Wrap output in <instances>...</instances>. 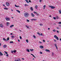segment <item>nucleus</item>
Masks as SVG:
<instances>
[{"mask_svg":"<svg viewBox=\"0 0 61 61\" xmlns=\"http://www.w3.org/2000/svg\"><path fill=\"white\" fill-rule=\"evenodd\" d=\"M24 16L25 17H28L29 15V13H25L24 14Z\"/></svg>","mask_w":61,"mask_h":61,"instance_id":"1","label":"nucleus"},{"mask_svg":"<svg viewBox=\"0 0 61 61\" xmlns=\"http://www.w3.org/2000/svg\"><path fill=\"white\" fill-rule=\"evenodd\" d=\"M49 7H51V9H54L56 8V7H55L52 6H49Z\"/></svg>","mask_w":61,"mask_h":61,"instance_id":"2","label":"nucleus"},{"mask_svg":"<svg viewBox=\"0 0 61 61\" xmlns=\"http://www.w3.org/2000/svg\"><path fill=\"white\" fill-rule=\"evenodd\" d=\"M54 37L55 38H56V39H57V40H58L59 39V38L58 37L56 36V35H55L54 36Z\"/></svg>","mask_w":61,"mask_h":61,"instance_id":"3","label":"nucleus"},{"mask_svg":"<svg viewBox=\"0 0 61 61\" xmlns=\"http://www.w3.org/2000/svg\"><path fill=\"white\" fill-rule=\"evenodd\" d=\"M10 18H9L6 17L5 18V19L7 21H9L10 20Z\"/></svg>","mask_w":61,"mask_h":61,"instance_id":"4","label":"nucleus"},{"mask_svg":"<svg viewBox=\"0 0 61 61\" xmlns=\"http://www.w3.org/2000/svg\"><path fill=\"white\" fill-rule=\"evenodd\" d=\"M6 4L7 6H9V3L8 2H6Z\"/></svg>","mask_w":61,"mask_h":61,"instance_id":"5","label":"nucleus"},{"mask_svg":"<svg viewBox=\"0 0 61 61\" xmlns=\"http://www.w3.org/2000/svg\"><path fill=\"white\" fill-rule=\"evenodd\" d=\"M3 47L4 48H6L7 47V45H6L5 44L3 46Z\"/></svg>","mask_w":61,"mask_h":61,"instance_id":"6","label":"nucleus"},{"mask_svg":"<svg viewBox=\"0 0 61 61\" xmlns=\"http://www.w3.org/2000/svg\"><path fill=\"white\" fill-rule=\"evenodd\" d=\"M40 47L41 48H44V47H43V46H40Z\"/></svg>","mask_w":61,"mask_h":61,"instance_id":"7","label":"nucleus"},{"mask_svg":"<svg viewBox=\"0 0 61 61\" xmlns=\"http://www.w3.org/2000/svg\"><path fill=\"white\" fill-rule=\"evenodd\" d=\"M31 16H32V17H34V16H35V15H34L33 13H31Z\"/></svg>","mask_w":61,"mask_h":61,"instance_id":"8","label":"nucleus"},{"mask_svg":"<svg viewBox=\"0 0 61 61\" xmlns=\"http://www.w3.org/2000/svg\"><path fill=\"white\" fill-rule=\"evenodd\" d=\"M0 27H3V25L2 24H1L0 25Z\"/></svg>","mask_w":61,"mask_h":61,"instance_id":"9","label":"nucleus"},{"mask_svg":"<svg viewBox=\"0 0 61 61\" xmlns=\"http://www.w3.org/2000/svg\"><path fill=\"white\" fill-rule=\"evenodd\" d=\"M0 55H1V56H3V54H2V53L1 51H0Z\"/></svg>","mask_w":61,"mask_h":61,"instance_id":"10","label":"nucleus"},{"mask_svg":"<svg viewBox=\"0 0 61 61\" xmlns=\"http://www.w3.org/2000/svg\"><path fill=\"white\" fill-rule=\"evenodd\" d=\"M25 1L27 3H29V2L27 0H25Z\"/></svg>","mask_w":61,"mask_h":61,"instance_id":"11","label":"nucleus"},{"mask_svg":"<svg viewBox=\"0 0 61 61\" xmlns=\"http://www.w3.org/2000/svg\"><path fill=\"white\" fill-rule=\"evenodd\" d=\"M30 9L31 11H33V8L32 7H30Z\"/></svg>","mask_w":61,"mask_h":61,"instance_id":"12","label":"nucleus"},{"mask_svg":"<svg viewBox=\"0 0 61 61\" xmlns=\"http://www.w3.org/2000/svg\"><path fill=\"white\" fill-rule=\"evenodd\" d=\"M45 51L46 52H49V50L47 49H46Z\"/></svg>","mask_w":61,"mask_h":61,"instance_id":"13","label":"nucleus"},{"mask_svg":"<svg viewBox=\"0 0 61 61\" xmlns=\"http://www.w3.org/2000/svg\"><path fill=\"white\" fill-rule=\"evenodd\" d=\"M13 26H14V25H12L10 26V27L11 28L12 27H13Z\"/></svg>","mask_w":61,"mask_h":61,"instance_id":"14","label":"nucleus"},{"mask_svg":"<svg viewBox=\"0 0 61 61\" xmlns=\"http://www.w3.org/2000/svg\"><path fill=\"white\" fill-rule=\"evenodd\" d=\"M15 7H19V6H17L16 5H15Z\"/></svg>","mask_w":61,"mask_h":61,"instance_id":"15","label":"nucleus"},{"mask_svg":"<svg viewBox=\"0 0 61 61\" xmlns=\"http://www.w3.org/2000/svg\"><path fill=\"white\" fill-rule=\"evenodd\" d=\"M16 11H17V12H18V13H20V11L18 10H16Z\"/></svg>","mask_w":61,"mask_h":61,"instance_id":"16","label":"nucleus"},{"mask_svg":"<svg viewBox=\"0 0 61 61\" xmlns=\"http://www.w3.org/2000/svg\"><path fill=\"white\" fill-rule=\"evenodd\" d=\"M6 24H7V25H9V22H7Z\"/></svg>","mask_w":61,"mask_h":61,"instance_id":"17","label":"nucleus"},{"mask_svg":"<svg viewBox=\"0 0 61 61\" xmlns=\"http://www.w3.org/2000/svg\"><path fill=\"white\" fill-rule=\"evenodd\" d=\"M38 7V6H37V5H36L35 6V8L36 9H37V7Z\"/></svg>","mask_w":61,"mask_h":61,"instance_id":"18","label":"nucleus"},{"mask_svg":"<svg viewBox=\"0 0 61 61\" xmlns=\"http://www.w3.org/2000/svg\"><path fill=\"white\" fill-rule=\"evenodd\" d=\"M28 52H30V51H29V50L27 49L26 50Z\"/></svg>","mask_w":61,"mask_h":61,"instance_id":"19","label":"nucleus"},{"mask_svg":"<svg viewBox=\"0 0 61 61\" xmlns=\"http://www.w3.org/2000/svg\"><path fill=\"white\" fill-rule=\"evenodd\" d=\"M3 40H4V41H7V40H6V39H5V38H3Z\"/></svg>","mask_w":61,"mask_h":61,"instance_id":"20","label":"nucleus"},{"mask_svg":"<svg viewBox=\"0 0 61 61\" xmlns=\"http://www.w3.org/2000/svg\"><path fill=\"white\" fill-rule=\"evenodd\" d=\"M4 9L5 10H8V9L7 8H4Z\"/></svg>","mask_w":61,"mask_h":61,"instance_id":"21","label":"nucleus"},{"mask_svg":"<svg viewBox=\"0 0 61 61\" xmlns=\"http://www.w3.org/2000/svg\"><path fill=\"white\" fill-rule=\"evenodd\" d=\"M10 43H11V44H12V43H13V41H11L10 42Z\"/></svg>","mask_w":61,"mask_h":61,"instance_id":"22","label":"nucleus"},{"mask_svg":"<svg viewBox=\"0 0 61 61\" xmlns=\"http://www.w3.org/2000/svg\"><path fill=\"white\" fill-rule=\"evenodd\" d=\"M25 26H26L27 27V28H29V27L27 26V25H26Z\"/></svg>","mask_w":61,"mask_h":61,"instance_id":"23","label":"nucleus"},{"mask_svg":"<svg viewBox=\"0 0 61 61\" xmlns=\"http://www.w3.org/2000/svg\"><path fill=\"white\" fill-rule=\"evenodd\" d=\"M56 19H58V16H56Z\"/></svg>","mask_w":61,"mask_h":61,"instance_id":"24","label":"nucleus"},{"mask_svg":"<svg viewBox=\"0 0 61 61\" xmlns=\"http://www.w3.org/2000/svg\"><path fill=\"white\" fill-rule=\"evenodd\" d=\"M30 50L31 51H34V49H30Z\"/></svg>","mask_w":61,"mask_h":61,"instance_id":"25","label":"nucleus"},{"mask_svg":"<svg viewBox=\"0 0 61 61\" xmlns=\"http://www.w3.org/2000/svg\"><path fill=\"white\" fill-rule=\"evenodd\" d=\"M15 61H20V59L15 60Z\"/></svg>","mask_w":61,"mask_h":61,"instance_id":"26","label":"nucleus"},{"mask_svg":"<svg viewBox=\"0 0 61 61\" xmlns=\"http://www.w3.org/2000/svg\"><path fill=\"white\" fill-rule=\"evenodd\" d=\"M31 20H34V21H35L36 20V19H31Z\"/></svg>","mask_w":61,"mask_h":61,"instance_id":"27","label":"nucleus"},{"mask_svg":"<svg viewBox=\"0 0 61 61\" xmlns=\"http://www.w3.org/2000/svg\"><path fill=\"white\" fill-rule=\"evenodd\" d=\"M4 52H5V54H7V52H6V51H5Z\"/></svg>","mask_w":61,"mask_h":61,"instance_id":"28","label":"nucleus"},{"mask_svg":"<svg viewBox=\"0 0 61 61\" xmlns=\"http://www.w3.org/2000/svg\"><path fill=\"white\" fill-rule=\"evenodd\" d=\"M9 40V37H8L7 38V40Z\"/></svg>","mask_w":61,"mask_h":61,"instance_id":"29","label":"nucleus"},{"mask_svg":"<svg viewBox=\"0 0 61 61\" xmlns=\"http://www.w3.org/2000/svg\"><path fill=\"white\" fill-rule=\"evenodd\" d=\"M13 52H14V53H15V52H16V51L15 50L13 51Z\"/></svg>","mask_w":61,"mask_h":61,"instance_id":"30","label":"nucleus"},{"mask_svg":"<svg viewBox=\"0 0 61 61\" xmlns=\"http://www.w3.org/2000/svg\"><path fill=\"white\" fill-rule=\"evenodd\" d=\"M59 12L60 13V14H61V10H59Z\"/></svg>","mask_w":61,"mask_h":61,"instance_id":"31","label":"nucleus"},{"mask_svg":"<svg viewBox=\"0 0 61 61\" xmlns=\"http://www.w3.org/2000/svg\"><path fill=\"white\" fill-rule=\"evenodd\" d=\"M26 21L28 22H29V20H28L27 19Z\"/></svg>","mask_w":61,"mask_h":61,"instance_id":"32","label":"nucleus"},{"mask_svg":"<svg viewBox=\"0 0 61 61\" xmlns=\"http://www.w3.org/2000/svg\"><path fill=\"white\" fill-rule=\"evenodd\" d=\"M26 42L27 43H28V40H26Z\"/></svg>","mask_w":61,"mask_h":61,"instance_id":"33","label":"nucleus"},{"mask_svg":"<svg viewBox=\"0 0 61 61\" xmlns=\"http://www.w3.org/2000/svg\"><path fill=\"white\" fill-rule=\"evenodd\" d=\"M36 15H38V16H39V14L37 13V14H36Z\"/></svg>","mask_w":61,"mask_h":61,"instance_id":"34","label":"nucleus"},{"mask_svg":"<svg viewBox=\"0 0 61 61\" xmlns=\"http://www.w3.org/2000/svg\"><path fill=\"white\" fill-rule=\"evenodd\" d=\"M53 19H55V20L56 19V18L55 17H53Z\"/></svg>","mask_w":61,"mask_h":61,"instance_id":"35","label":"nucleus"},{"mask_svg":"<svg viewBox=\"0 0 61 61\" xmlns=\"http://www.w3.org/2000/svg\"><path fill=\"white\" fill-rule=\"evenodd\" d=\"M11 53H14V51H11Z\"/></svg>","mask_w":61,"mask_h":61,"instance_id":"36","label":"nucleus"},{"mask_svg":"<svg viewBox=\"0 0 61 61\" xmlns=\"http://www.w3.org/2000/svg\"><path fill=\"white\" fill-rule=\"evenodd\" d=\"M33 37H34V38H36V36H35V35H34Z\"/></svg>","mask_w":61,"mask_h":61,"instance_id":"37","label":"nucleus"},{"mask_svg":"<svg viewBox=\"0 0 61 61\" xmlns=\"http://www.w3.org/2000/svg\"><path fill=\"white\" fill-rule=\"evenodd\" d=\"M43 24H40V25H41H41H43Z\"/></svg>","mask_w":61,"mask_h":61,"instance_id":"38","label":"nucleus"},{"mask_svg":"<svg viewBox=\"0 0 61 61\" xmlns=\"http://www.w3.org/2000/svg\"><path fill=\"white\" fill-rule=\"evenodd\" d=\"M37 34L38 35H40V34L38 32L37 33Z\"/></svg>","mask_w":61,"mask_h":61,"instance_id":"39","label":"nucleus"},{"mask_svg":"<svg viewBox=\"0 0 61 61\" xmlns=\"http://www.w3.org/2000/svg\"><path fill=\"white\" fill-rule=\"evenodd\" d=\"M52 56H54V53H53V52H52Z\"/></svg>","mask_w":61,"mask_h":61,"instance_id":"40","label":"nucleus"},{"mask_svg":"<svg viewBox=\"0 0 61 61\" xmlns=\"http://www.w3.org/2000/svg\"><path fill=\"white\" fill-rule=\"evenodd\" d=\"M20 39H22V37L21 36H20Z\"/></svg>","mask_w":61,"mask_h":61,"instance_id":"41","label":"nucleus"},{"mask_svg":"<svg viewBox=\"0 0 61 61\" xmlns=\"http://www.w3.org/2000/svg\"><path fill=\"white\" fill-rule=\"evenodd\" d=\"M53 31L54 32H56V30H53Z\"/></svg>","mask_w":61,"mask_h":61,"instance_id":"42","label":"nucleus"},{"mask_svg":"<svg viewBox=\"0 0 61 61\" xmlns=\"http://www.w3.org/2000/svg\"><path fill=\"white\" fill-rule=\"evenodd\" d=\"M46 5H44V6L43 7H45V8L46 7Z\"/></svg>","mask_w":61,"mask_h":61,"instance_id":"43","label":"nucleus"},{"mask_svg":"<svg viewBox=\"0 0 61 61\" xmlns=\"http://www.w3.org/2000/svg\"><path fill=\"white\" fill-rule=\"evenodd\" d=\"M25 6H28V5H27V4H25Z\"/></svg>","mask_w":61,"mask_h":61,"instance_id":"44","label":"nucleus"},{"mask_svg":"<svg viewBox=\"0 0 61 61\" xmlns=\"http://www.w3.org/2000/svg\"><path fill=\"white\" fill-rule=\"evenodd\" d=\"M34 13H35V14H37V12H34Z\"/></svg>","mask_w":61,"mask_h":61,"instance_id":"45","label":"nucleus"},{"mask_svg":"<svg viewBox=\"0 0 61 61\" xmlns=\"http://www.w3.org/2000/svg\"><path fill=\"white\" fill-rule=\"evenodd\" d=\"M40 53L41 54H42V52H40Z\"/></svg>","mask_w":61,"mask_h":61,"instance_id":"46","label":"nucleus"},{"mask_svg":"<svg viewBox=\"0 0 61 61\" xmlns=\"http://www.w3.org/2000/svg\"><path fill=\"white\" fill-rule=\"evenodd\" d=\"M43 42H45V40H43Z\"/></svg>","mask_w":61,"mask_h":61,"instance_id":"47","label":"nucleus"},{"mask_svg":"<svg viewBox=\"0 0 61 61\" xmlns=\"http://www.w3.org/2000/svg\"><path fill=\"white\" fill-rule=\"evenodd\" d=\"M8 55H9L8 54H7L6 55V56H8Z\"/></svg>","mask_w":61,"mask_h":61,"instance_id":"48","label":"nucleus"},{"mask_svg":"<svg viewBox=\"0 0 61 61\" xmlns=\"http://www.w3.org/2000/svg\"><path fill=\"white\" fill-rule=\"evenodd\" d=\"M55 47H56V46H56V44H55Z\"/></svg>","mask_w":61,"mask_h":61,"instance_id":"49","label":"nucleus"},{"mask_svg":"<svg viewBox=\"0 0 61 61\" xmlns=\"http://www.w3.org/2000/svg\"><path fill=\"white\" fill-rule=\"evenodd\" d=\"M56 28L58 29H59V27H57Z\"/></svg>","mask_w":61,"mask_h":61,"instance_id":"50","label":"nucleus"},{"mask_svg":"<svg viewBox=\"0 0 61 61\" xmlns=\"http://www.w3.org/2000/svg\"><path fill=\"white\" fill-rule=\"evenodd\" d=\"M12 38H14V36H13L11 37Z\"/></svg>","mask_w":61,"mask_h":61,"instance_id":"51","label":"nucleus"},{"mask_svg":"<svg viewBox=\"0 0 61 61\" xmlns=\"http://www.w3.org/2000/svg\"><path fill=\"white\" fill-rule=\"evenodd\" d=\"M58 23V24H61V22H59Z\"/></svg>","mask_w":61,"mask_h":61,"instance_id":"52","label":"nucleus"},{"mask_svg":"<svg viewBox=\"0 0 61 61\" xmlns=\"http://www.w3.org/2000/svg\"><path fill=\"white\" fill-rule=\"evenodd\" d=\"M29 2H30V3L31 2V0H29Z\"/></svg>","mask_w":61,"mask_h":61,"instance_id":"53","label":"nucleus"},{"mask_svg":"<svg viewBox=\"0 0 61 61\" xmlns=\"http://www.w3.org/2000/svg\"><path fill=\"white\" fill-rule=\"evenodd\" d=\"M54 42H56V40H54Z\"/></svg>","mask_w":61,"mask_h":61,"instance_id":"54","label":"nucleus"},{"mask_svg":"<svg viewBox=\"0 0 61 61\" xmlns=\"http://www.w3.org/2000/svg\"><path fill=\"white\" fill-rule=\"evenodd\" d=\"M30 55H32V56H33L34 55H33V54H31Z\"/></svg>","mask_w":61,"mask_h":61,"instance_id":"55","label":"nucleus"},{"mask_svg":"<svg viewBox=\"0 0 61 61\" xmlns=\"http://www.w3.org/2000/svg\"><path fill=\"white\" fill-rule=\"evenodd\" d=\"M18 42H20V40H18Z\"/></svg>","mask_w":61,"mask_h":61,"instance_id":"56","label":"nucleus"},{"mask_svg":"<svg viewBox=\"0 0 61 61\" xmlns=\"http://www.w3.org/2000/svg\"><path fill=\"white\" fill-rule=\"evenodd\" d=\"M41 1H42V0H40V2H41Z\"/></svg>","mask_w":61,"mask_h":61,"instance_id":"57","label":"nucleus"},{"mask_svg":"<svg viewBox=\"0 0 61 61\" xmlns=\"http://www.w3.org/2000/svg\"><path fill=\"white\" fill-rule=\"evenodd\" d=\"M33 57H34L36 58V57H35V56H34V55H33Z\"/></svg>","mask_w":61,"mask_h":61,"instance_id":"58","label":"nucleus"},{"mask_svg":"<svg viewBox=\"0 0 61 61\" xmlns=\"http://www.w3.org/2000/svg\"><path fill=\"white\" fill-rule=\"evenodd\" d=\"M56 49H57L58 48H57V46H56Z\"/></svg>","mask_w":61,"mask_h":61,"instance_id":"59","label":"nucleus"},{"mask_svg":"<svg viewBox=\"0 0 61 61\" xmlns=\"http://www.w3.org/2000/svg\"><path fill=\"white\" fill-rule=\"evenodd\" d=\"M41 36H42V35H43V34H42V33H41Z\"/></svg>","mask_w":61,"mask_h":61,"instance_id":"60","label":"nucleus"},{"mask_svg":"<svg viewBox=\"0 0 61 61\" xmlns=\"http://www.w3.org/2000/svg\"><path fill=\"white\" fill-rule=\"evenodd\" d=\"M39 43H42V42H40V41L39 42Z\"/></svg>","mask_w":61,"mask_h":61,"instance_id":"61","label":"nucleus"},{"mask_svg":"<svg viewBox=\"0 0 61 61\" xmlns=\"http://www.w3.org/2000/svg\"><path fill=\"white\" fill-rule=\"evenodd\" d=\"M56 32H57V33H59V31H57Z\"/></svg>","mask_w":61,"mask_h":61,"instance_id":"62","label":"nucleus"},{"mask_svg":"<svg viewBox=\"0 0 61 61\" xmlns=\"http://www.w3.org/2000/svg\"><path fill=\"white\" fill-rule=\"evenodd\" d=\"M22 59H23V60H24V58H22Z\"/></svg>","mask_w":61,"mask_h":61,"instance_id":"63","label":"nucleus"},{"mask_svg":"<svg viewBox=\"0 0 61 61\" xmlns=\"http://www.w3.org/2000/svg\"><path fill=\"white\" fill-rule=\"evenodd\" d=\"M60 41H61V38L60 39Z\"/></svg>","mask_w":61,"mask_h":61,"instance_id":"64","label":"nucleus"}]
</instances>
